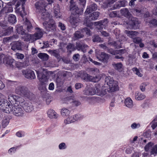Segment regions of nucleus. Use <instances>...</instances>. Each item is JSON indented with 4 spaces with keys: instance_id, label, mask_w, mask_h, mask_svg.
I'll use <instances>...</instances> for the list:
<instances>
[{
    "instance_id": "1",
    "label": "nucleus",
    "mask_w": 157,
    "mask_h": 157,
    "mask_svg": "<svg viewBox=\"0 0 157 157\" xmlns=\"http://www.w3.org/2000/svg\"><path fill=\"white\" fill-rule=\"evenodd\" d=\"M0 105L2 108L5 109L4 110L7 111V113L12 112L13 113L17 116H21L24 114V111L21 106L16 104L13 105H10L7 100L3 99L0 100Z\"/></svg>"
},
{
    "instance_id": "2",
    "label": "nucleus",
    "mask_w": 157,
    "mask_h": 157,
    "mask_svg": "<svg viewBox=\"0 0 157 157\" xmlns=\"http://www.w3.org/2000/svg\"><path fill=\"white\" fill-rule=\"evenodd\" d=\"M38 14L41 15V18L45 20H48V21H45L43 23V24L45 27V29L48 31H54L56 29L55 22L54 20L51 19V16L49 13L46 11V10L44 9V11H42Z\"/></svg>"
},
{
    "instance_id": "3",
    "label": "nucleus",
    "mask_w": 157,
    "mask_h": 157,
    "mask_svg": "<svg viewBox=\"0 0 157 157\" xmlns=\"http://www.w3.org/2000/svg\"><path fill=\"white\" fill-rule=\"evenodd\" d=\"M15 92L17 94L28 98L32 99L34 97L33 93L25 86H17Z\"/></svg>"
},
{
    "instance_id": "4",
    "label": "nucleus",
    "mask_w": 157,
    "mask_h": 157,
    "mask_svg": "<svg viewBox=\"0 0 157 157\" xmlns=\"http://www.w3.org/2000/svg\"><path fill=\"white\" fill-rule=\"evenodd\" d=\"M125 33L127 36L132 39V41L135 43L139 44L142 41V39L137 36L139 33L136 31L125 30Z\"/></svg>"
},
{
    "instance_id": "5",
    "label": "nucleus",
    "mask_w": 157,
    "mask_h": 157,
    "mask_svg": "<svg viewBox=\"0 0 157 157\" xmlns=\"http://www.w3.org/2000/svg\"><path fill=\"white\" fill-rule=\"evenodd\" d=\"M78 77H80L82 79L86 81H97L99 80V78L97 76L93 77L92 76L89 75L86 72L81 71L77 75Z\"/></svg>"
},
{
    "instance_id": "6",
    "label": "nucleus",
    "mask_w": 157,
    "mask_h": 157,
    "mask_svg": "<svg viewBox=\"0 0 157 157\" xmlns=\"http://www.w3.org/2000/svg\"><path fill=\"white\" fill-rule=\"evenodd\" d=\"M100 14V13L98 12H94L89 15V16H86L84 20V23L86 25L88 26L89 22L92 20H95L97 19Z\"/></svg>"
},
{
    "instance_id": "7",
    "label": "nucleus",
    "mask_w": 157,
    "mask_h": 157,
    "mask_svg": "<svg viewBox=\"0 0 157 157\" xmlns=\"http://www.w3.org/2000/svg\"><path fill=\"white\" fill-rule=\"evenodd\" d=\"M47 4L44 1H39L37 2L35 6L36 8V12L38 14L41 12L42 11H44Z\"/></svg>"
},
{
    "instance_id": "8",
    "label": "nucleus",
    "mask_w": 157,
    "mask_h": 157,
    "mask_svg": "<svg viewBox=\"0 0 157 157\" xmlns=\"http://www.w3.org/2000/svg\"><path fill=\"white\" fill-rule=\"evenodd\" d=\"M36 32L32 35V42H33L36 40L41 38L43 36V31L39 28H35Z\"/></svg>"
},
{
    "instance_id": "9",
    "label": "nucleus",
    "mask_w": 157,
    "mask_h": 157,
    "mask_svg": "<svg viewBox=\"0 0 157 157\" xmlns=\"http://www.w3.org/2000/svg\"><path fill=\"white\" fill-rule=\"evenodd\" d=\"M10 45L11 49L13 51H16L17 50H22V44L20 41L13 42L10 44Z\"/></svg>"
},
{
    "instance_id": "10",
    "label": "nucleus",
    "mask_w": 157,
    "mask_h": 157,
    "mask_svg": "<svg viewBox=\"0 0 157 157\" xmlns=\"http://www.w3.org/2000/svg\"><path fill=\"white\" fill-rule=\"evenodd\" d=\"M22 73L25 77L27 78L33 79H35L36 78L34 72L31 70H23Z\"/></svg>"
},
{
    "instance_id": "11",
    "label": "nucleus",
    "mask_w": 157,
    "mask_h": 157,
    "mask_svg": "<svg viewBox=\"0 0 157 157\" xmlns=\"http://www.w3.org/2000/svg\"><path fill=\"white\" fill-rule=\"evenodd\" d=\"M95 87L96 90V94L97 95L103 96L106 93V89L105 87L102 86L101 87L99 84L95 85Z\"/></svg>"
},
{
    "instance_id": "12",
    "label": "nucleus",
    "mask_w": 157,
    "mask_h": 157,
    "mask_svg": "<svg viewBox=\"0 0 157 157\" xmlns=\"http://www.w3.org/2000/svg\"><path fill=\"white\" fill-rule=\"evenodd\" d=\"M108 21L107 19H104L99 21L95 22V25L96 26V28L99 30H101L105 28L108 23Z\"/></svg>"
},
{
    "instance_id": "13",
    "label": "nucleus",
    "mask_w": 157,
    "mask_h": 157,
    "mask_svg": "<svg viewBox=\"0 0 157 157\" xmlns=\"http://www.w3.org/2000/svg\"><path fill=\"white\" fill-rule=\"evenodd\" d=\"M129 20L130 23L132 27L137 28L139 27V24L140 23V22L137 18L131 17H129Z\"/></svg>"
},
{
    "instance_id": "14",
    "label": "nucleus",
    "mask_w": 157,
    "mask_h": 157,
    "mask_svg": "<svg viewBox=\"0 0 157 157\" xmlns=\"http://www.w3.org/2000/svg\"><path fill=\"white\" fill-rule=\"evenodd\" d=\"M3 63L11 68H13L14 63V60L13 59L9 58L7 57H3Z\"/></svg>"
},
{
    "instance_id": "15",
    "label": "nucleus",
    "mask_w": 157,
    "mask_h": 157,
    "mask_svg": "<svg viewBox=\"0 0 157 157\" xmlns=\"http://www.w3.org/2000/svg\"><path fill=\"white\" fill-rule=\"evenodd\" d=\"M21 106L27 112H31L33 110V105L31 103L28 101H26L24 104H22Z\"/></svg>"
},
{
    "instance_id": "16",
    "label": "nucleus",
    "mask_w": 157,
    "mask_h": 157,
    "mask_svg": "<svg viewBox=\"0 0 157 157\" xmlns=\"http://www.w3.org/2000/svg\"><path fill=\"white\" fill-rule=\"evenodd\" d=\"M88 47V46L87 45L82 43L76 42V49L78 51L81 50L83 52H86V49Z\"/></svg>"
},
{
    "instance_id": "17",
    "label": "nucleus",
    "mask_w": 157,
    "mask_h": 157,
    "mask_svg": "<svg viewBox=\"0 0 157 157\" xmlns=\"http://www.w3.org/2000/svg\"><path fill=\"white\" fill-rule=\"evenodd\" d=\"M98 58L100 61L106 63L109 58V56L104 52H102L101 53L99 57H98Z\"/></svg>"
},
{
    "instance_id": "18",
    "label": "nucleus",
    "mask_w": 157,
    "mask_h": 157,
    "mask_svg": "<svg viewBox=\"0 0 157 157\" xmlns=\"http://www.w3.org/2000/svg\"><path fill=\"white\" fill-rule=\"evenodd\" d=\"M84 35L82 31V29L76 31L73 34V38L75 40L82 38L84 37Z\"/></svg>"
},
{
    "instance_id": "19",
    "label": "nucleus",
    "mask_w": 157,
    "mask_h": 157,
    "mask_svg": "<svg viewBox=\"0 0 157 157\" xmlns=\"http://www.w3.org/2000/svg\"><path fill=\"white\" fill-rule=\"evenodd\" d=\"M97 9V6L94 3H93L88 6L86 11L85 12V14L86 15L88 14L92 11L95 10Z\"/></svg>"
},
{
    "instance_id": "20",
    "label": "nucleus",
    "mask_w": 157,
    "mask_h": 157,
    "mask_svg": "<svg viewBox=\"0 0 157 157\" xmlns=\"http://www.w3.org/2000/svg\"><path fill=\"white\" fill-rule=\"evenodd\" d=\"M37 77L40 83H45L47 80V77L43 73L37 71Z\"/></svg>"
},
{
    "instance_id": "21",
    "label": "nucleus",
    "mask_w": 157,
    "mask_h": 157,
    "mask_svg": "<svg viewBox=\"0 0 157 157\" xmlns=\"http://www.w3.org/2000/svg\"><path fill=\"white\" fill-rule=\"evenodd\" d=\"M80 20L78 17L71 16L70 17V22L73 28L77 26V24L79 21Z\"/></svg>"
},
{
    "instance_id": "22",
    "label": "nucleus",
    "mask_w": 157,
    "mask_h": 157,
    "mask_svg": "<svg viewBox=\"0 0 157 157\" xmlns=\"http://www.w3.org/2000/svg\"><path fill=\"white\" fill-rule=\"evenodd\" d=\"M109 87L106 89L109 92H112L118 90L119 87L117 83H113L109 86Z\"/></svg>"
},
{
    "instance_id": "23",
    "label": "nucleus",
    "mask_w": 157,
    "mask_h": 157,
    "mask_svg": "<svg viewBox=\"0 0 157 157\" xmlns=\"http://www.w3.org/2000/svg\"><path fill=\"white\" fill-rule=\"evenodd\" d=\"M16 12L17 13L20 14L21 17L26 15V13L25 11L24 6H21V8L17 7L16 8Z\"/></svg>"
},
{
    "instance_id": "24",
    "label": "nucleus",
    "mask_w": 157,
    "mask_h": 157,
    "mask_svg": "<svg viewBox=\"0 0 157 157\" xmlns=\"http://www.w3.org/2000/svg\"><path fill=\"white\" fill-rule=\"evenodd\" d=\"M48 52L52 55L55 56L57 59H60V56L59 54V49L49 50Z\"/></svg>"
},
{
    "instance_id": "25",
    "label": "nucleus",
    "mask_w": 157,
    "mask_h": 157,
    "mask_svg": "<svg viewBox=\"0 0 157 157\" xmlns=\"http://www.w3.org/2000/svg\"><path fill=\"white\" fill-rule=\"evenodd\" d=\"M47 114L48 117L51 118H56L58 117V115L55 111L51 109L48 110Z\"/></svg>"
},
{
    "instance_id": "26",
    "label": "nucleus",
    "mask_w": 157,
    "mask_h": 157,
    "mask_svg": "<svg viewBox=\"0 0 157 157\" xmlns=\"http://www.w3.org/2000/svg\"><path fill=\"white\" fill-rule=\"evenodd\" d=\"M24 24L28 31L29 32L32 29L33 27L30 22L27 18L25 19Z\"/></svg>"
},
{
    "instance_id": "27",
    "label": "nucleus",
    "mask_w": 157,
    "mask_h": 157,
    "mask_svg": "<svg viewBox=\"0 0 157 157\" xmlns=\"http://www.w3.org/2000/svg\"><path fill=\"white\" fill-rule=\"evenodd\" d=\"M127 2L125 0H123L118 2L114 5V7L115 9L119 8L121 7H124Z\"/></svg>"
},
{
    "instance_id": "28",
    "label": "nucleus",
    "mask_w": 157,
    "mask_h": 157,
    "mask_svg": "<svg viewBox=\"0 0 157 157\" xmlns=\"http://www.w3.org/2000/svg\"><path fill=\"white\" fill-rule=\"evenodd\" d=\"M78 118L77 115H74L73 117V119L70 120V118L68 117L64 121V123L66 124H69L77 120Z\"/></svg>"
},
{
    "instance_id": "29",
    "label": "nucleus",
    "mask_w": 157,
    "mask_h": 157,
    "mask_svg": "<svg viewBox=\"0 0 157 157\" xmlns=\"http://www.w3.org/2000/svg\"><path fill=\"white\" fill-rule=\"evenodd\" d=\"M67 50V52L71 53L72 52L76 50L75 45L71 43H69L66 47Z\"/></svg>"
},
{
    "instance_id": "30",
    "label": "nucleus",
    "mask_w": 157,
    "mask_h": 157,
    "mask_svg": "<svg viewBox=\"0 0 157 157\" xmlns=\"http://www.w3.org/2000/svg\"><path fill=\"white\" fill-rule=\"evenodd\" d=\"M70 10L72 12V13H74L78 14L79 12V9L77 6H76V4L74 5L72 4L71 5H70Z\"/></svg>"
},
{
    "instance_id": "31",
    "label": "nucleus",
    "mask_w": 157,
    "mask_h": 157,
    "mask_svg": "<svg viewBox=\"0 0 157 157\" xmlns=\"http://www.w3.org/2000/svg\"><path fill=\"white\" fill-rule=\"evenodd\" d=\"M8 21L12 24H14L16 22V18L15 16L13 14H10L8 17Z\"/></svg>"
},
{
    "instance_id": "32",
    "label": "nucleus",
    "mask_w": 157,
    "mask_h": 157,
    "mask_svg": "<svg viewBox=\"0 0 157 157\" xmlns=\"http://www.w3.org/2000/svg\"><path fill=\"white\" fill-rule=\"evenodd\" d=\"M121 14L125 17H128L130 15V13L128 9L126 8L121 9L120 10Z\"/></svg>"
},
{
    "instance_id": "33",
    "label": "nucleus",
    "mask_w": 157,
    "mask_h": 157,
    "mask_svg": "<svg viewBox=\"0 0 157 157\" xmlns=\"http://www.w3.org/2000/svg\"><path fill=\"white\" fill-rule=\"evenodd\" d=\"M38 57L43 61H47L49 59V56L46 53H40L38 55Z\"/></svg>"
},
{
    "instance_id": "34",
    "label": "nucleus",
    "mask_w": 157,
    "mask_h": 157,
    "mask_svg": "<svg viewBox=\"0 0 157 157\" xmlns=\"http://www.w3.org/2000/svg\"><path fill=\"white\" fill-rule=\"evenodd\" d=\"M124 103L125 105L128 108H131L133 105L132 101L130 98H128L125 99Z\"/></svg>"
},
{
    "instance_id": "35",
    "label": "nucleus",
    "mask_w": 157,
    "mask_h": 157,
    "mask_svg": "<svg viewBox=\"0 0 157 157\" xmlns=\"http://www.w3.org/2000/svg\"><path fill=\"white\" fill-rule=\"evenodd\" d=\"M54 13L56 18H59L61 16L59 6L57 5L54 7Z\"/></svg>"
},
{
    "instance_id": "36",
    "label": "nucleus",
    "mask_w": 157,
    "mask_h": 157,
    "mask_svg": "<svg viewBox=\"0 0 157 157\" xmlns=\"http://www.w3.org/2000/svg\"><path fill=\"white\" fill-rule=\"evenodd\" d=\"M145 97V96L143 94L140 93L139 92H136L135 94V98L137 100H141Z\"/></svg>"
},
{
    "instance_id": "37",
    "label": "nucleus",
    "mask_w": 157,
    "mask_h": 157,
    "mask_svg": "<svg viewBox=\"0 0 157 157\" xmlns=\"http://www.w3.org/2000/svg\"><path fill=\"white\" fill-rule=\"evenodd\" d=\"M15 98H14V100L18 102L19 104H21V105L22 104H24L25 101L24 98L22 97H19L17 96H14Z\"/></svg>"
},
{
    "instance_id": "38",
    "label": "nucleus",
    "mask_w": 157,
    "mask_h": 157,
    "mask_svg": "<svg viewBox=\"0 0 157 157\" xmlns=\"http://www.w3.org/2000/svg\"><path fill=\"white\" fill-rule=\"evenodd\" d=\"M16 30L17 32L19 34L21 35L25 34V30L23 29L22 26L19 25H17Z\"/></svg>"
},
{
    "instance_id": "39",
    "label": "nucleus",
    "mask_w": 157,
    "mask_h": 157,
    "mask_svg": "<svg viewBox=\"0 0 157 157\" xmlns=\"http://www.w3.org/2000/svg\"><path fill=\"white\" fill-rule=\"evenodd\" d=\"M9 120L10 119L8 117H4L2 121V125L4 128L6 127L8 124Z\"/></svg>"
},
{
    "instance_id": "40",
    "label": "nucleus",
    "mask_w": 157,
    "mask_h": 157,
    "mask_svg": "<svg viewBox=\"0 0 157 157\" xmlns=\"http://www.w3.org/2000/svg\"><path fill=\"white\" fill-rule=\"evenodd\" d=\"M92 40L93 42H102L103 41L102 39L99 37L98 35H95L93 37Z\"/></svg>"
},
{
    "instance_id": "41",
    "label": "nucleus",
    "mask_w": 157,
    "mask_h": 157,
    "mask_svg": "<svg viewBox=\"0 0 157 157\" xmlns=\"http://www.w3.org/2000/svg\"><path fill=\"white\" fill-rule=\"evenodd\" d=\"M105 80V82L109 86L110 85V84H112L113 83H117L116 82H114L112 78H111L110 77H106Z\"/></svg>"
},
{
    "instance_id": "42",
    "label": "nucleus",
    "mask_w": 157,
    "mask_h": 157,
    "mask_svg": "<svg viewBox=\"0 0 157 157\" xmlns=\"http://www.w3.org/2000/svg\"><path fill=\"white\" fill-rule=\"evenodd\" d=\"M70 111L67 109L63 108L61 111V113L63 117H65L68 116L70 114Z\"/></svg>"
},
{
    "instance_id": "43",
    "label": "nucleus",
    "mask_w": 157,
    "mask_h": 157,
    "mask_svg": "<svg viewBox=\"0 0 157 157\" xmlns=\"http://www.w3.org/2000/svg\"><path fill=\"white\" fill-rule=\"evenodd\" d=\"M39 89L41 92H46L47 89L46 87L45 83H40L39 87Z\"/></svg>"
},
{
    "instance_id": "44",
    "label": "nucleus",
    "mask_w": 157,
    "mask_h": 157,
    "mask_svg": "<svg viewBox=\"0 0 157 157\" xmlns=\"http://www.w3.org/2000/svg\"><path fill=\"white\" fill-rule=\"evenodd\" d=\"M117 0H106L104 3V4L106 6V7L110 6L113 4Z\"/></svg>"
},
{
    "instance_id": "45",
    "label": "nucleus",
    "mask_w": 157,
    "mask_h": 157,
    "mask_svg": "<svg viewBox=\"0 0 157 157\" xmlns=\"http://www.w3.org/2000/svg\"><path fill=\"white\" fill-rule=\"evenodd\" d=\"M24 36V40L26 41H29L30 40L32 41V35L25 34Z\"/></svg>"
},
{
    "instance_id": "46",
    "label": "nucleus",
    "mask_w": 157,
    "mask_h": 157,
    "mask_svg": "<svg viewBox=\"0 0 157 157\" xmlns=\"http://www.w3.org/2000/svg\"><path fill=\"white\" fill-rule=\"evenodd\" d=\"M74 97L72 96L64 98V101L65 103H71Z\"/></svg>"
},
{
    "instance_id": "47",
    "label": "nucleus",
    "mask_w": 157,
    "mask_h": 157,
    "mask_svg": "<svg viewBox=\"0 0 157 157\" xmlns=\"http://www.w3.org/2000/svg\"><path fill=\"white\" fill-rule=\"evenodd\" d=\"M151 154L155 155L157 153V145H155L152 147L151 151Z\"/></svg>"
},
{
    "instance_id": "48",
    "label": "nucleus",
    "mask_w": 157,
    "mask_h": 157,
    "mask_svg": "<svg viewBox=\"0 0 157 157\" xmlns=\"http://www.w3.org/2000/svg\"><path fill=\"white\" fill-rule=\"evenodd\" d=\"M107 51L108 52L113 55H115L119 53L118 52V51H117L114 50L112 48L109 49L108 48Z\"/></svg>"
},
{
    "instance_id": "49",
    "label": "nucleus",
    "mask_w": 157,
    "mask_h": 157,
    "mask_svg": "<svg viewBox=\"0 0 157 157\" xmlns=\"http://www.w3.org/2000/svg\"><path fill=\"white\" fill-rule=\"evenodd\" d=\"M132 70L134 72H136L135 73L139 76L141 77L143 76L142 74L140 73L139 70L136 67H134L132 68Z\"/></svg>"
},
{
    "instance_id": "50",
    "label": "nucleus",
    "mask_w": 157,
    "mask_h": 157,
    "mask_svg": "<svg viewBox=\"0 0 157 157\" xmlns=\"http://www.w3.org/2000/svg\"><path fill=\"white\" fill-rule=\"evenodd\" d=\"M153 145V143L151 142H149L144 147L145 150L146 151H148L149 149Z\"/></svg>"
},
{
    "instance_id": "51",
    "label": "nucleus",
    "mask_w": 157,
    "mask_h": 157,
    "mask_svg": "<svg viewBox=\"0 0 157 157\" xmlns=\"http://www.w3.org/2000/svg\"><path fill=\"white\" fill-rule=\"evenodd\" d=\"M99 70L97 68H92L90 69V73L91 74L96 75L99 73Z\"/></svg>"
},
{
    "instance_id": "52",
    "label": "nucleus",
    "mask_w": 157,
    "mask_h": 157,
    "mask_svg": "<svg viewBox=\"0 0 157 157\" xmlns=\"http://www.w3.org/2000/svg\"><path fill=\"white\" fill-rule=\"evenodd\" d=\"M71 103H72L73 105L76 106H78L81 104V103L78 100H76L74 97Z\"/></svg>"
},
{
    "instance_id": "53",
    "label": "nucleus",
    "mask_w": 157,
    "mask_h": 157,
    "mask_svg": "<svg viewBox=\"0 0 157 157\" xmlns=\"http://www.w3.org/2000/svg\"><path fill=\"white\" fill-rule=\"evenodd\" d=\"M13 28L12 27H10L6 29H5L7 35L10 34L13 32Z\"/></svg>"
},
{
    "instance_id": "54",
    "label": "nucleus",
    "mask_w": 157,
    "mask_h": 157,
    "mask_svg": "<svg viewBox=\"0 0 157 157\" xmlns=\"http://www.w3.org/2000/svg\"><path fill=\"white\" fill-rule=\"evenodd\" d=\"M87 92H88V94L90 95H93L96 94L95 90L93 88L89 89Z\"/></svg>"
},
{
    "instance_id": "55",
    "label": "nucleus",
    "mask_w": 157,
    "mask_h": 157,
    "mask_svg": "<svg viewBox=\"0 0 157 157\" xmlns=\"http://www.w3.org/2000/svg\"><path fill=\"white\" fill-rule=\"evenodd\" d=\"M151 127L153 129H154L157 126V119H155L151 122Z\"/></svg>"
},
{
    "instance_id": "56",
    "label": "nucleus",
    "mask_w": 157,
    "mask_h": 157,
    "mask_svg": "<svg viewBox=\"0 0 157 157\" xmlns=\"http://www.w3.org/2000/svg\"><path fill=\"white\" fill-rule=\"evenodd\" d=\"M82 31L83 33L85 32L87 35H90L91 34L90 30L87 28H84L82 29Z\"/></svg>"
},
{
    "instance_id": "57",
    "label": "nucleus",
    "mask_w": 157,
    "mask_h": 157,
    "mask_svg": "<svg viewBox=\"0 0 157 157\" xmlns=\"http://www.w3.org/2000/svg\"><path fill=\"white\" fill-rule=\"evenodd\" d=\"M149 23L153 26H157V20L156 19H153L151 20Z\"/></svg>"
},
{
    "instance_id": "58",
    "label": "nucleus",
    "mask_w": 157,
    "mask_h": 157,
    "mask_svg": "<svg viewBox=\"0 0 157 157\" xmlns=\"http://www.w3.org/2000/svg\"><path fill=\"white\" fill-rule=\"evenodd\" d=\"M15 55L17 59H23L24 57L23 54L19 53H17Z\"/></svg>"
},
{
    "instance_id": "59",
    "label": "nucleus",
    "mask_w": 157,
    "mask_h": 157,
    "mask_svg": "<svg viewBox=\"0 0 157 157\" xmlns=\"http://www.w3.org/2000/svg\"><path fill=\"white\" fill-rule=\"evenodd\" d=\"M122 67V64L121 63H119L115 64V68L116 69L121 70Z\"/></svg>"
},
{
    "instance_id": "60",
    "label": "nucleus",
    "mask_w": 157,
    "mask_h": 157,
    "mask_svg": "<svg viewBox=\"0 0 157 157\" xmlns=\"http://www.w3.org/2000/svg\"><path fill=\"white\" fill-rule=\"evenodd\" d=\"M7 35L5 31V29H2L0 30V37Z\"/></svg>"
},
{
    "instance_id": "61",
    "label": "nucleus",
    "mask_w": 157,
    "mask_h": 157,
    "mask_svg": "<svg viewBox=\"0 0 157 157\" xmlns=\"http://www.w3.org/2000/svg\"><path fill=\"white\" fill-rule=\"evenodd\" d=\"M147 85V84L145 83H142L140 86L141 90L142 91H144L145 90V86Z\"/></svg>"
},
{
    "instance_id": "62",
    "label": "nucleus",
    "mask_w": 157,
    "mask_h": 157,
    "mask_svg": "<svg viewBox=\"0 0 157 157\" xmlns=\"http://www.w3.org/2000/svg\"><path fill=\"white\" fill-rule=\"evenodd\" d=\"M11 40V37H6L4 38L3 39V43L4 44H6L7 42H8L9 41Z\"/></svg>"
},
{
    "instance_id": "63",
    "label": "nucleus",
    "mask_w": 157,
    "mask_h": 157,
    "mask_svg": "<svg viewBox=\"0 0 157 157\" xmlns=\"http://www.w3.org/2000/svg\"><path fill=\"white\" fill-rule=\"evenodd\" d=\"M108 44L111 45H113L116 48H117L119 47L118 45H117V42L115 41H113L111 42H109V43Z\"/></svg>"
},
{
    "instance_id": "64",
    "label": "nucleus",
    "mask_w": 157,
    "mask_h": 157,
    "mask_svg": "<svg viewBox=\"0 0 157 157\" xmlns=\"http://www.w3.org/2000/svg\"><path fill=\"white\" fill-rule=\"evenodd\" d=\"M79 55L78 54H77L74 55L73 57V58L74 60L77 61L79 59Z\"/></svg>"
}]
</instances>
